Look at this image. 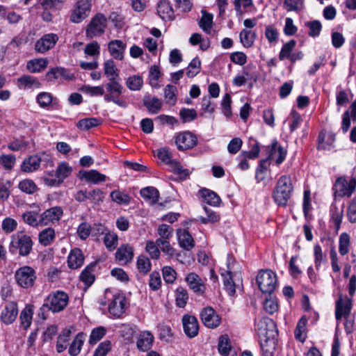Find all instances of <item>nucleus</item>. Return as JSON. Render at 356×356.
I'll list each match as a JSON object with an SVG mask.
<instances>
[{
  "mask_svg": "<svg viewBox=\"0 0 356 356\" xmlns=\"http://www.w3.org/2000/svg\"><path fill=\"white\" fill-rule=\"evenodd\" d=\"M33 248V241L31 238L23 233H17L11 236V241L9 250L15 254L18 250L19 254L22 257H26L30 254Z\"/></svg>",
  "mask_w": 356,
  "mask_h": 356,
  "instance_id": "nucleus-1",
  "label": "nucleus"
},
{
  "mask_svg": "<svg viewBox=\"0 0 356 356\" xmlns=\"http://www.w3.org/2000/svg\"><path fill=\"white\" fill-rule=\"evenodd\" d=\"M293 191V187L291 180L286 176H282L275 188L273 193V198L275 202L282 206H285L291 197Z\"/></svg>",
  "mask_w": 356,
  "mask_h": 356,
  "instance_id": "nucleus-2",
  "label": "nucleus"
},
{
  "mask_svg": "<svg viewBox=\"0 0 356 356\" xmlns=\"http://www.w3.org/2000/svg\"><path fill=\"white\" fill-rule=\"evenodd\" d=\"M256 282L263 293L271 294L277 286V275L271 270H261L257 276Z\"/></svg>",
  "mask_w": 356,
  "mask_h": 356,
  "instance_id": "nucleus-3",
  "label": "nucleus"
},
{
  "mask_svg": "<svg viewBox=\"0 0 356 356\" xmlns=\"http://www.w3.org/2000/svg\"><path fill=\"white\" fill-rule=\"evenodd\" d=\"M106 84L105 87L107 94L104 95V99L106 102H112L118 106L126 108L127 104L125 101L119 99L124 90L122 85L118 81V79H111Z\"/></svg>",
  "mask_w": 356,
  "mask_h": 356,
  "instance_id": "nucleus-4",
  "label": "nucleus"
},
{
  "mask_svg": "<svg viewBox=\"0 0 356 356\" xmlns=\"http://www.w3.org/2000/svg\"><path fill=\"white\" fill-rule=\"evenodd\" d=\"M15 278L19 286L29 289L34 285L37 278L36 272L32 267L24 266L15 271Z\"/></svg>",
  "mask_w": 356,
  "mask_h": 356,
  "instance_id": "nucleus-5",
  "label": "nucleus"
},
{
  "mask_svg": "<svg viewBox=\"0 0 356 356\" xmlns=\"http://www.w3.org/2000/svg\"><path fill=\"white\" fill-rule=\"evenodd\" d=\"M356 188V179L352 178L348 181L343 177H339L337 179L335 183L332 186L334 198L337 197H350L354 193Z\"/></svg>",
  "mask_w": 356,
  "mask_h": 356,
  "instance_id": "nucleus-6",
  "label": "nucleus"
},
{
  "mask_svg": "<svg viewBox=\"0 0 356 356\" xmlns=\"http://www.w3.org/2000/svg\"><path fill=\"white\" fill-rule=\"evenodd\" d=\"M255 330L260 338L277 336L275 323L268 317H262L255 320Z\"/></svg>",
  "mask_w": 356,
  "mask_h": 356,
  "instance_id": "nucleus-7",
  "label": "nucleus"
},
{
  "mask_svg": "<svg viewBox=\"0 0 356 356\" xmlns=\"http://www.w3.org/2000/svg\"><path fill=\"white\" fill-rule=\"evenodd\" d=\"M69 298L66 293L57 291L51 293L45 299V302L53 312H59L63 310L68 304Z\"/></svg>",
  "mask_w": 356,
  "mask_h": 356,
  "instance_id": "nucleus-8",
  "label": "nucleus"
},
{
  "mask_svg": "<svg viewBox=\"0 0 356 356\" xmlns=\"http://www.w3.org/2000/svg\"><path fill=\"white\" fill-rule=\"evenodd\" d=\"M91 0H78L72 10L70 19L73 23H80L90 15Z\"/></svg>",
  "mask_w": 356,
  "mask_h": 356,
  "instance_id": "nucleus-9",
  "label": "nucleus"
},
{
  "mask_svg": "<svg viewBox=\"0 0 356 356\" xmlns=\"http://www.w3.org/2000/svg\"><path fill=\"white\" fill-rule=\"evenodd\" d=\"M107 19L102 13H97L91 19L86 29V35L93 38L104 33Z\"/></svg>",
  "mask_w": 356,
  "mask_h": 356,
  "instance_id": "nucleus-10",
  "label": "nucleus"
},
{
  "mask_svg": "<svg viewBox=\"0 0 356 356\" xmlns=\"http://www.w3.org/2000/svg\"><path fill=\"white\" fill-rule=\"evenodd\" d=\"M156 156L163 162L165 163L166 164L171 165L172 171L175 173H177L184 177H186L189 175L188 170L184 169L178 161L172 160V156L169 149L166 147L159 149L157 150Z\"/></svg>",
  "mask_w": 356,
  "mask_h": 356,
  "instance_id": "nucleus-11",
  "label": "nucleus"
},
{
  "mask_svg": "<svg viewBox=\"0 0 356 356\" xmlns=\"http://www.w3.org/2000/svg\"><path fill=\"white\" fill-rule=\"evenodd\" d=\"M175 144L179 151L191 149L197 145V138L189 131L179 132L175 136Z\"/></svg>",
  "mask_w": 356,
  "mask_h": 356,
  "instance_id": "nucleus-12",
  "label": "nucleus"
},
{
  "mask_svg": "<svg viewBox=\"0 0 356 356\" xmlns=\"http://www.w3.org/2000/svg\"><path fill=\"white\" fill-rule=\"evenodd\" d=\"M181 322L186 335L190 338L195 337L199 332V323L195 316L191 314H184Z\"/></svg>",
  "mask_w": 356,
  "mask_h": 356,
  "instance_id": "nucleus-13",
  "label": "nucleus"
},
{
  "mask_svg": "<svg viewBox=\"0 0 356 356\" xmlns=\"http://www.w3.org/2000/svg\"><path fill=\"white\" fill-rule=\"evenodd\" d=\"M200 318L203 324L209 328L217 327L221 318L212 307H205L200 313Z\"/></svg>",
  "mask_w": 356,
  "mask_h": 356,
  "instance_id": "nucleus-14",
  "label": "nucleus"
},
{
  "mask_svg": "<svg viewBox=\"0 0 356 356\" xmlns=\"http://www.w3.org/2000/svg\"><path fill=\"white\" fill-rule=\"evenodd\" d=\"M58 40V36L55 33H47L38 40L35 49L40 53H44L53 48Z\"/></svg>",
  "mask_w": 356,
  "mask_h": 356,
  "instance_id": "nucleus-15",
  "label": "nucleus"
},
{
  "mask_svg": "<svg viewBox=\"0 0 356 356\" xmlns=\"http://www.w3.org/2000/svg\"><path fill=\"white\" fill-rule=\"evenodd\" d=\"M186 282L190 289L197 295H203L206 291L204 280L196 273H190L186 277Z\"/></svg>",
  "mask_w": 356,
  "mask_h": 356,
  "instance_id": "nucleus-16",
  "label": "nucleus"
},
{
  "mask_svg": "<svg viewBox=\"0 0 356 356\" xmlns=\"http://www.w3.org/2000/svg\"><path fill=\"white\" fill-rule=\"evenodd\" d=\"M352 308L351 298L344 300L341 295L336 302L335 317L337 320L341 319L342 317H348Z\"/></svg>",
  "mask_w": 356,
  "mask_h": 356,
  "instance_id": "nucleus-17",
  "label": "nucleus"
},
{
  "mask_svg": "<svg viewBox=\"0 0 356 356\" xmlns=\"http://www.w3.org/2000/svg\"><path fill=\"white\" fill-rule=\"evenodd\" d=\"M125 298L117 294L108 305V312L115 317H120L124 312Z\"/></svg>",
  "mask_w": 356,
  "mask_h": 356,
  "instance_id": "nucleus-18",
  "label": "nucleus"
},
{
  "mask_svg": "<svg viewBox=\"0 0 356 356\" xmlns=\"http://www.w3.org/2000/svg\"><path fill=\"white\" fill-rule=\"evenodd\" d=\"M63 210L60 207H54L46 210L40 216L41 225H47L49 222H54L60 220L63 216Z\"/></svg>",
  "mask_w": 356,
  "mask_h": 356,
  "instance_id": "nucleus-19",
  "label": "nucleus"
},
{
  "mask_svg": "<svg viewBox=\"0 0 356 356\" xmlns=\"http://www.w3.org/2000/svg\"><path fill=\"white\" fill-rule=\"evenodd\" d=\"M18 314L17 304L15 302L8 303L1 312V318L5 324H11Z\"/></svg>",
  "mask_w": 356,
  "mask_h": 356,
  "instance_id": "nucleus-20",
  "label": "nucleus"
},
{
  "mask_svg": "<svg viewBox=\"0 0 356 356\" xmlns=\"http://www.w3.org/2000/svg\"><path fill=\"white\" fill-rule=\"evenodd\" d=\"M134 257V250L128 244L122 245L115 252V258L122 265L129 263Z\"/></svg>",
  "mask_w": 356,
  "mask_h": 356,
  "instance_id": "nucleus-21",
  "label": "nucleus"
},
{
  "mask_svg": "<svg viewBox=\"0 0 356 356\" xmlns=\"http://www.w3.org/2000/svg\"><path fill=\"white\" fill-rule=\"evenodd\" d=\"M42 161L38 154H33L26 158L21 164V170L24 172L30 173L38 170Z\"/></svg>",
  "mask_w": 356,
  "mask_h": 356,
  "instance_id": "nucleus-22",
  "label": "nucleus"
},
{
  "mask_svg": "<svg viewBox=\"0 0 356 356\" xmlns=\"http://www.w3.org/2000/svg\"><path fill=\"white\" fill-rule=\"evenodd\" d=\"M179 245L186 250H191L195 246V241L188 231L179 229L177 232Z\"/></svg>",
  "mask_w": 356,
  "mask_h": 356,
  "instance_id": "nucleus-23",
  "label": "nucleus"
},
{
  "mask_svg": "<svg viewBox=\"0 0 356 356\" xmlns=\"http://www.w3.org/2000/svg\"><path fill=\"white\" fill-rule=\"evenodd\" d=\"M277 336L260 338V346L263 356H273L277 346Z\"/></svg>",
  "mask_w": 356,
  "mask_h": 356,
  "instance_id": "nucleus-24",
  "label": "nucleus"
},
{
  "mask_svg": "<svg viewBox=\"0 0 356 356\" xmlns=\"http://www.w3.org/2000/svg\"><path fill=\"white\" fill-rule=\"evenodd\" d=\"M154 340V337L149 331H143L138 337L136 346L140 351H147L152 348Z\"/></svg>",
  "mask_w": 356,
  "mask_h": 356,
  "instance_id": "nucleus-25",
  "label": "nucleus"
},
{
  "mask_svg": "<svg viewBox=\"0 0 356 356\" xmlns=\"http://www.w3.org/2000/svg\"><path fill=\"white\" fill-rule=\"evenodd\" d=\"M286 151L282 147L277 146V141L274 140L270 145L268 157L275 160L277 165L281 164L285 159Z\"/></svg>",
  "mask_w": 356,
  "mask_h": 356,
  "instance_id": "nucleus-26",
  "label": "nucleus"
},
{
  "mask_svg": "<svg viewBox=\"0 0 356 356\" xmlns=\"http://www.w3.org/2000/svg\"><path fill=\"white\" fill-rule=\"evenodd\" d=\"M157 13L160 17L164 21H170L175 18L172 7L166 0H161L159 2Z\"/></svg>",
  "mask_w": 356,
  "mask_h": 356,
  "instance_id": "nucleus-27",
  "label": "nucleus"
},
{
  "mask_svg": "<svg viewBox=\"0 0 356 356\" xmlns=\"http://www.w3.org/2000/svg\"><path fill=\"white\" fill-rule=\"evenodd\" d=\"M108 51L111 55L115 58L122 60L123 54L126 48V44L120 40H113L109 42L108 45Z\"/></svg>",
  "mask_w": 356,
  "mask_h": 356,
  "instance_id": "nucleus-28",
  "label": "nucleus"
},
{
  "mask_svg": "<svg viewBox=\"0 0 356 356\" xmlns=\"http://www.w3.org/2000/svg\"><path fill=\"white\" fill-rule=\"evenodd\" d=\"M84 257L79 248L73 249L67 258L68 266L72 269H76L83 264Z\"/></svg>",
  "mask_w": 356,
  "mask_h": 356,
  "instance_id": "nucleus-29",
  "label": "nucleus"
},
{
  "mask_svg": "<svg viewBox=\"0 0 356 356\" xmlns=\"http://www.w3.org/2000/svg\"><path fill=\"white\" fill-rule=\"evenodd\" d=\"M143 105L149 113L156 114L161 110L162 101L156 97L145 96L143 99Z\"/></svg>",
  "mask_w": 356,
  "mask_h": 356,
  "instance_id": "nucleus-30",
  "label": "nucleus"
},
{
  "mask_svg": "<svg viewBox=\"0 0 356 356\" xmlns=\"http://www.w3.org/2000/svg\"><path fill=\"white\" fill-rule=\"evenodd\" d=\"M33 314V305H27L19 315L21 325L24 330H27L31 325Z\"/></svg>",
  "mask_w": 356,
  "mask_h": 356,
  "instance_id": "nucleus-31",
  "label": "nucleus"
},
{
  "mask_svg": "<svg viewBox=\"0 0 356 356\" xmlns=\"http://www.w3.org/2000/svg\"><path fill=\"white\" fill-rule=\"evenodd\" d=\"M72 332L70 329L65 328L58 335L56 342V350L58 353H63L69 345Z\"/></svg>",
  "mask_w": 356,
  "mask_h": 356,
  "instance_id": "nucleus-32",
  "label": "nucleus"
},
{
  "mask_svg": "<svg viewBox=\"0 0 356 356\" xmlns=\"http://www.w3.org/2000/svg\"><path fill=\"white\" fill-rule=\"evenodd\" d=\"M63 77L65 79H72L74 78L73 74H69L63 67H55L51 68L46 74V80L47 81H52L55 79H58L59 77Z\"/></svg>",
  "mask_w": 356,
  "mask_h": 356,
  "instance_id": "nucleus-33",
  "label": "nucleus"
},
{
  "mask_svg": "<svg viewBox=\"0 0 356 356\" xmlns=\"http://www.w3.org/2000/svg\"><path fill=\"white\" fill-rule=\"evenodd\" d=\"M200 193L204 201L211 206L217 207L221 203V199L218 195L209 189L202 188L200 190Z\"/></svg>",
  "mask_w": 356,
  "mask_h": 356,
  "instance_id": "nucleus-34",
  "label": "nucleus"
},
{
  "mask_svg": "<svg viewBox=\"0 0 356 356\" xmlns=\"http://www.w3.org/2000/svg\"><path fill=\"white\" fill-rule=\"evenodd\" d=\"M141 196L146 200L148 201L151 204H156L159 197V191L152 186L145 187L140 190Z\"/></svg>",
  "mask_w": 356,
  "mask_h": 356,
  "instance_id": "nucleus-35",
  "label": "nucleus"
},
{
  "mask_svg": "<svg viewBox=\"0 0 356 356\" xmlns=\"http://www.w3.org/2000/svg\"><path fill=\"white\" fill-rule=\"evenodd\" d=\"M18 86L23 88H39L40 83L39 81L30 75H24L17 79Z\"/></svg>",
  "mask_w": 356,
  "mask_h": 356,
  "instance_id": "nucleus-36",
  "label": "nucleus"
},
{
  "mask_svg": "<svg viewBox=\"0 0 356 356\" xmlns=\"http://www.w3.org/2000/svg\"><path fill=\"white\" fill-rule=\"evenodd\" d=\"M227 270L225 273H221V276L223 277V283L225 290L229 296H233L236 293V287L232 280V272L229 267V262L227 263Z\"/></svg>",
  "mask_w": 356,
  "mask_h": 356,
  "instance_id": "nucleus-37",
  "label": "nucleus"
},
{
  "mask_svg": "<svg viewBox=\"0 0 356 356\" xmlns=\"http://www.w3.org/2000/svg\"><path fill=\"white\" fill-rule=\"evenodd\" d=\"M83 177L86 180V181L91 182L95 184L104 182L106 179V176L105 175L101 174L96 170H91L88 172H84Z\"/></svg>",
  "mask_w": 356,
  "mask_h": 356,
  "instance_id": "nucleus-38",
  "label": "nucleus"
},
{
  "mask_svg": "<svg viewBox=\"0 0 356 356\" xmlns=\"http://www.w3.org/2000/svg\"><path fill=\"white\" fill-rule=\"evenodd\" d=\"M307 319L305 316H302L298 321L294 334L296 339L300 341L304 342L306 339V330H307Z\"/></svg>",
  "mask_w": 356,
  "mask_h": 356,
  "instance_id": "nucleus-39",
  "label": "nucleus"
},
{
  "mask_svg": "<svg viewBox=\"0 0 356 356\" xmlns=\"http://www.w3.org/2000/svg\"><path fill=\"white\" fill-rule=\"evenodd\" d=\"M48 61L46 58H38L31 60L27 63V70L32 72L36 73L46 68Z\"/></svg>",
  "mask_w": 356,
  "mask_h": 356,
  "instance_id": "nucleus-40",
  "label": "nucleus"
},
{
  "mask_svg": "<svg viewBox=\"0 0 356 356\" xmlns=\"http://www.w3.org/2000/svg\"><path fill=\"white\" fill-rule=\"evenodd\" d=\"M54 229L50 227L45 228L39 234V242L44 245H49L55 238Z\"/></svg>",
  "mask_w": 356,
  "mask_h": 356,
  "instance_id": "nucleus-41",
  "label": "nucleus"
},
{
  "mask_svg": "<svg viewBox=\"0 0 356 356\" xmlns=\"http://www.w3.org/2000/svg\"><path fill=\"white\" fill-rule=\"evenodd\" d=\"M104 70L108 80L119 79V71L113 60H108L104 63Z\"/></svg>",
  "mask_w": 356,
  "mask_h": 356,
  "instance_id": "nucleus-42",
  "label": "nucleus"
},
{
  "mask_svg": "<svg viewBox=\"0 0 356 356\" xmlns=\"http://www.w3.org/2000/svg\"><path fill=\"white\" fill-rule=\"evenodd\" d=\"M126 86L130 90H140L143 86V79L139 75L131 76L127 79Z\"/></svg>",
  "mask_w": 356,
  "mask_h": 356,
  "instance_id": "nucleus-43",
  "label": "nucleus"
},
{
  "mask_svg": "<svg viewBox=\"0 0 356 356\" xmlns=\"http://www.w3.org/2000/svg\"><path fill=\"white\" fill-rule=\"evenodd\" d=\"M83 344V334L82 333L78 334L69 348V354L71 356H76L79 354L81 347Z\"/></svg>",
  "mask_w": 356,
  "mask_h": 356,
  "instance_id": "nucleus-44",
  "label": "nucleus"
},
{
  "mask_svg": "<svg viewBox=\"0 0 356 356\" xmlns=\"http://www.w3.org/2000/svg\"><path fill=\"white\" fill-rule=\"evenodd\" d=\"M19 188L27 194H33L38 190L35 182L29 179L22 180L18 185Z\"/></svg>",
  "mask_w": 356,
  "mask_h": 356,
  "instance_id": "nucleus-45",
  "label": "nucleus"
},
{
  "mask_svg": "<svg viewBox=\"0 0 356 356\" xmlns=\"http://www.w3.org/2000/svg\"><path fill=\"white\" fill-rule=\"evenodd\" d=\"M283 6L288 12H299L304 8V0H284Z\"/></svg>",
  "mask_w": 356,
  "mask_h": 356,
  "instance_id": "nucleus-46",
  "label": "nucleus"
},
{
  "mask_svg": "<svg viewBox=\"0 0 356 356\" xmlns=\"http://www.w3.org/2000/svg\"><path fill=\"white\" fill-rule=\"evenodd\" d=\"M296 42L294 40H291L283 45L279 54V58L280 60H283L285 58L290 59L292 50L295 47Z\"/></svg>",
  "mask_w": 356,
  "mask_h": 356,
  "instance_id": "nucleus-47",
  "label": "nucleus"
},
{
  "mask_svg": "<svg viewBox=\"0 0 356 356\" xmlns=\"http://www.w3.org/2000/svg\"><path fill=\"white\" fill-rule=\"evenodd\" d=\"M241 42L245 47H250L252 46L254 40L255 34L251 31L243 29L240 33Z\"/></svg>",
  "mask_w": 356,
  "mask_h": 356,
  "instance_id": "nucleus-48",
  "label": "nucleus"
},
{
  "mask_svg": "<svg viewBox=\"0 0 356 356\" xmlns=\"http://www.w3.org/2000/svg\"><path fill=\"white\" fill-rule=\"evenodd\" d=\"M99 123L100 120L95 118H84L79 120L76 126L81 130L87 131L91 128L97 127Z\"/></svg>",
  "mask_w": 356,
  "mask_h": 356,
  "instance_id": "nucleus-49",
  "label": "nucleus"
},
{
  "mask_svg": "<svg viewBox=\"0 0 356 356\" xmlns=\"http://www.w3.org/2000/svg\"><path fill=\"white\" fill-rule=\"evenodd\" d=\"M314 264L316 269H318L322 264L326 262V254L323 252L322 248L319 244L314 247Z\"/></svg>",
  "mask_w": 356,
  "mask_h": 356,
  "instance_id": "nucleus-50",
  "label": "nucleus"
},
{
  "mask_svg": "<svg viewBox=\"0 0 356 356\" xmlns=\"http://www.w3.org/2000/svg\"><path fill=\"white\" fill-rule=\"evenodd\" d=\"M110 195L112 200L118 204H129L131 200L129 195L117 190L112 191Z\"/></svg>",
  "mask_w": 356,
  "mask_h": 356,
  "instance_id": "nucleus-51",
  "label": "nucleus"
},
{
  "mask_svg": "<svg viewBox=\"0 0 356 356\" xmlns=\"http://www.w3.org/2000/svg\"><path fill=\"white\" fill-rule=\"evenodd\" d=\"M188 300V294L187 291L182 287L178 288L176 290L175 298L177 306L180 308H184L186 305Z\"/></svg>",
  "mask_w": 356,
  "mask_h": 356,
  "instance_id": "nucleus-52",
  "label": "nucleus"
},
{
  "mask_svg": "<svg viewBox=\"0 0 356 356\" xmlns=\"http://www.w3.org/2000/svg\"><path fill=\"white\" fill-rule=\"evenodd\" d=\"M201 70V61L198 58H193L191 63H189L187 70H186V75L193 78Z\"/></svg>",
  "mask_w": 356,
  "mask_h": 356,
  "instance_id": "nucleus-53",
  "label": "nucleus"
},
{
  "mask_svg": "<svg viewBox=\"0 0 356 356\" xmlns=\"http://www.w3.org/2000/svg\"><path fill=\"white\" fill-rule=\"evenodd\" d=\"M95 265L88 266L81 273L80 279L88 286H90L95 281V276L92 272Z\"/></svg>",
  "mask_w": 356,
  "mask_h": 356,
  "instance_id": "nucleus-54",
  "label": "nucleus"
},
{
  "mask_svg": "<svg viewBox=\"0 0 356 356\" xmlns=\"http://www.w3.org/2000/svg\"><path fill=\"white\" fill-rule=\"evenodd\" d=\"M22 218L26 223L31 226L36 227L41 225L40 216H38L34 211H27L23 213Z\"/></svg>",
  "mask_w": 356,
  "mask_h": 356,
  "instance_id": "nucleus-55",
  "label": "nucleus"
},
{
  "mask_svg": "<svg viewBox=\"0 0 356 356\" xmlns=\"http://www.w3.org/2000/svg\"><path fill=\"white\" fill-rule=\"evenodd\" d=\"M350 236L344 232L339 236V251L341 255H346L349 252Z\"/></svg>",
  "mask_w": 356,
  "mask_h": 356,
  "instance_id": "nucleus-56",
  "label": "nucleus"
},
{
  "mask_svg": "<svg viewBox=\"0 0 356 356\" xmlns=\"http://www.w3.org/2000/svg\"><path fill=\"white\" fill-rule=\"evenodd\" d=\"M72 172V168L70 167L66 163H60L56 168V177L63 182L64 179L67 178Z\"/></svg>",
  "mask_w": 356,
  "mask_h": 356,
  "instance_id": "nucleus-57",
  "label": "nucleus"
},
{
  "mask_svg": "<svg viewBox=\"0 0 356 356\" xmlns=\"http://www.w3.org/2000/svg\"><path fill=\"white\" fill-rule=\"evenodd\" d=\"M177 88L172 85H167L164 89V96L167 99L166 103L170 105H175L177 102L176 97Z\"/></svg>",
  "mask_w": 356,
  "mask_h": 356,
  "instance_id": "nucleus-58",
  "label": "nucleus"
},
{
  "mask_svg": "<svg viewBox=\"0 0 356 356\" xmlns=\"http://www.w3.org/2000/svg\"><path fill=\"white\" fill-rule=\"evenodd\" d=\"M137 268L140 273L147 274L151 270V263L149 259L140 255L137 259Z\"/></svg>",
  "mask_w": 356,
  "mask_h": 356,
  "instance_id": "nucleus-59",
  "label": "nucleus"
},
{
  "mask_svg": "<svg viewBox=\"0 0 356 356\" xmlns=\"http://www.w3.org/2000/svg\"><path fill=\"white\" fill-rule=\"evenodd\" d=\"M118 235L114 232H107L104 234V243L109 250H113L116 248L118 243Z\"/></svg>",
  "mask_w": 356,
  "mask_h": 356,
  "instance_id": "nucleus-60",
  "label": "nucleus"
},
{
  "mask_svg": "<svg viewBox=\"0 0 356 356\" xmlns=\"http://www.w3.org/2000/svg\"><path fill=\"white\" fill-rule=\"evenodd\" d=\"M231 346L229 344V339L227 335H222L220 337L218 341V351L224 356L229 354Z\"/></svg>",
  "mask_w": 356,
  "mask_h": 356,
  "instance_id": "nucleus-61",
  "label": "nucleus"
},
{
  "mask_svg": "<svg viewBox=\"0 0 356 356\" xmlns=\"http://www.w3.org/2000/svg\"><path fill=\"white\" fill-rule=\"evenodd\" d=\"M36 100L40 107L47 108L52 103L53 97L51 93L42 92L38 95Z\"/></svg>",
  "mask_w": 356,
  "mask_h": 356,
  "instance_id": "nucleus-62",
  "label": "nucleus"
},
{
  "mask_svg": "<svg viewBox=\"0 0 356 356\" xmlns=\"http://www.w3.org/2000/svg\"><path fill=\"white\" fill-rule=\"evenodd\" d=\"M105 334L106 329L103 327H98L93 329L90 336L89 343L92 345L97 343V341L101 340Z\"/></svg>",
  "mask_w": 356,
  "mask_h": 356,
  "instance_id": "nucleus-63",
  "label": "nucleus"
},
{
  "mask_svg": "<svg viewBox=\"0 0 356 356\" xmlns=\"http://www.w3.org/2000/svg\"><path fill=\"white\" fill-rule=\"evenodd\" d=\"M213 22V17L211 15L203 13V15L199 22V26L207 33H211V29Z\"/></svg>",
  "mask_w": 356,
  "mask_h": 356,
  "instance_id": "nucleus-64",
  "label": "nucleus"
}]
</instances>
